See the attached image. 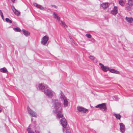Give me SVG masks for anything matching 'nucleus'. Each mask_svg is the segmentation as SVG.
Returning a JSON list of instances; mask_svg holds the SVG:
<instances>
[{"label": "nucleus", "mask_w": 133, "mask_h": 133, "mask_svg": "<svg viewBox=\"0 0 133 133\" xmlns=\"http://www.w3.org/2000/svg\"><path fill=\"white\" fill-rule=\"evenodd\" d=\"M22 31L24 34L25 36L27 37L30 35V33L28 31L24 29H22Z\"/></svg>", "instance_id": "nucleus-19"}, {"label": "nucleus", "mask_w": 133, "mask_h": 133, "mask_svg": "<svg viewBox=\"0 0 133 133\" xmlns=\"http://www.w3.org/2000/svg\"><path fill=\"white\" fill-rule=\"evenodd\" d=\"M27 110L29 114L31 116L34 117L36 116V113L34 111L31 110L29 107H28Z\"/></svg>", "instance_id": "nucleus-9"}, {"label": "nucleus", "mask_w": 133, "mask_h": 133, "mask_svg": "<svg viewBox=\"0 0 133 133\" xmlns=\"http://www.w3.org/2000/svg\"><path fill=\"white\" fill-rule=\"evenodd\" d=\"M0 71L1 72H2L6 73L7 71V70L6 68H5L4 67L2 68H1L0 69Z\"/></svg>", "instance_id": "nucleus-21"}, {"label": "nucleus", "mask_w": 133, "mask_h": 133, "mask_svg": "<svg viewBox=\"0 0 133 133\" xmlns=\"http://www.w3.org/2000/svg\"><path fill=\"white\" fill-rule=\"evenodd\" d=\"M38 86L39 90H42L43 92H44V90L45 88L44 85L42 84H39Z\"/></svg>", "instance_id": "nucleus-15"}, {"label": "nucleus", "mask_w": 133, "mask_h": 133, "mask_svg": "<svg viewBox=\"0 0 133 133\" xmlns=\"http://www.w3.org/2000/svg\"><path fill=\"white\" fill-rule=\"evenodd\" d=\"M109 71L111 73H115L117 74H119L120 73V72L119 71L116 70L114 69H109Z\"/></svg>", "instance_id": "nucleus-17"}, {"label": "nucleus", "mask_w": 133, "mask_h": 133, "mask_svg": "<svg viewBox=\"0 0 133 133\" xmlns=\"http://www.w3.org/2000/svg\"><path fill=\"white\" fill-rule=\"evenodd\" d=\"M52 103L55 108L54 112H58L60 110L61 103L57 99H52Z\"/></svg>", "instance_id": "nucleus-1"}, {"label": "nucleus", "mask_w": 133, "mask_h": 133, "mask_svg": "<svg viewBox=\"0 0 133 133\" xmlns=\"http://www.w3.org/2000/svg\"><path fill=\"white\" fill-rule=\"evenodd\" d=\"M117 97L116 96H115L114 97V98H116V97Z\"/></svg>", "instance_id": "nucleus-42"}, {"label": "nucleus", "mask_w": 133, "mask_h": 133, "mask_svg": "<svg viewBox=\"0 0 133 133\" xmlns=\"http://www.w3.org/2000/svg\"><path fill=\"white\" fill-rule=\"evenodd\" d=\"M115 100H117V99H115Z\"/></svg>", "instance_id": "nucleus-43"}, {"label": "nucleus", "mask_w": 133, "mask_h": 133, "mask_svg": "<svg viewBox=\"0 0 133 133\" xmlns=\"http://www.w3.org/2000/svg\"><path fill=\"white\" fill-rule=\"evenodd\" d=\"M120 127V130L121 132L124 133L125 130V125L122 123H120L119 124Z\"/></svg>", "instance_id": "nucleus-10"}, {"label": "nucleus", "mask_w": 133, "mask_h": 133, "mask_svg": "<svg viewBox=\"0 0 133 133\" xmlns=\"http://www.w3.org/2000/svg\"><path fill=\"white\" fill-rule=\"evenodd\" d=\"M48 11H50V10L49 9H48V10H47Z\"/></svg>", "instance_id": "nucleus-41"}, {"label": "nucleus", "mask_w": 133, "mask_h": 133, "mask_svg": "<svg viewBox=\"0 0 133 133\" xmlns=\"http://www.w3.org/2000/svg\"><path fill=\"white\" fill-rule=\"evenodd\" d=\"M15 0H11L12 2L14 3Z\"/></svg>", "instance_id": "nucleus-40"}, {"label": "nucleus", "mask_w": 133, "mask_h": 133, "mask_svg": "<svg viewBox=\"0 0 133 133\" xmlns=\"http://www.w3.org/2000/svg\"><path fill=\"white\" fill-rule=\"evenodd\" d=\"M11 8L13 11L16 15H18L20 13L19 12L15 9V7L14 6H11Z\"/></svg>", "instance_id": "nucleus-16"}, {"label": "nucleus", "mask_w": 133, "mask_h": 133, "mask_svg": "<svg viewBox=\"0 0 133 133\" xmlns=\"http://www.w3.org/2000/svg\"><path fill=\"white\" fill-rule=\"evenodd\" d=\"M85 36L88 38H91L92 37L91 35L90 34H86Z\"/></svg>", "instance_id": "nucleus-31"}, {"label": "nucleus", "mask_w": 133, "mask_h": 133, "mask_svg": "<svg viewBox=\"0 0 133 133\" xmlns=\"http://www.w3.org/2000/svg\"><path fill=\"white\" fill-rule=\"evenodd\" d=\"M70 39L71 40V42L72 43H74L75 45H77V44L76 43H75L74 42V41L71 38H70Z\"/></svg>", "instance_id": "nucleus-32"}, {"label": "nucleus", "mask_w": 133, "mask_h": 133, "mask_svg": "<svg viewBox=\"0 0 133 133\" xmlns=\"http://www.w3.org/2000/svg\"><path fill=\"white\" fill-rule=\"evenodd\" d=\"M118 12V8L117 6H114L110 11V14L114 15H116Z\"/></svg>", "instance_id": "nucleus-8"}, {"label": "nucleus", "mask_w": 133, "mask_h": 133, "mask_svg": "<svg viewBox=\"0 0 133 133\" xmlns=\"http://www.w3.org/2000/svg\"><path fill=\"white\" fill-rule=\"evenodd\" d=\"M61 24L62 26H63L65 28H66L68 27L67 26L66 24L64 22L61 21Z\"/></svg>", "instance_id": "nucleus-24"}, {"label": "nucleus", "mask_w": 133, "mask_h": 133, "mask_svg": "<svg viewBox=\"0 0 133 133\" xmlns=\"http://www.w3.org/2000/svg\"><path fill=\"white\" fill-rule=\"evenodd\" d=\"M27 131L28 133H34V132L31 130V128H28L27 129Z\"/></svg>", "instance_id": "nucleus-28"}, {"label": "nucleus", "mask_w": 133, "mask_h": 133, "mask_svg": "<svg viewBox=\"0 0 133 133\" xmlns=\"http://www.w3.org/2000/svg\"><path fill=\"white\" fill-rule=\"evenodd\" d=\"M119 4L121 6H123L125 5V3L123 0H120L119 1Z\"/></svg>", "instance_id": "nucleus-23"}, {"label": "nucleus", "mask_w": 133, "mask_h": 133, "mask_svg": "<svg viewBox=\"0 0 133 133\" xmlns=\"http://www.w3.org/2000/svg\"><path fill=\"white\" fill-rule=\"evenodd\" d=\"M51 5L54 8H56L57 7L55 5Z\"/></svg>", "instance_id": "nucleus-34"}, {"label": "nucleus", "mask_w": 133, "mask_h": 133, "mask_svg": "<svg viewBox=\"0 0 133 133\" xmlns=\"http://www.w3.org/2000/svg\"><path fill=\"white\" fill-rule=\"evenodd\" d=\"M101 69L104 72H106L108 70H109V68L106 66H104V65H102V66H101Z\"/></svg>", "instance_id": "nucleus-14"}, {"label": "nucleus", "mask_w": 133, "mask_h": 133, "mask_svg": "<svg viewBox=\"0 0 133 133\" xmlns=\"http://www.w3.org/2000/svg\"><path fill=\"white\" fill-rule=\"evenodd\" d=\"M130 6H127L125 8V9L128 11L130 10L131 9V8L130 7Z\"/></svg>", "instance_id": "nucleus-30"}, {"label": "nucleus", "mask_w": 133, "mask_h": 133, "mask_svg": "<svg viewBox=\"0 0 133 133\" xmlns=\"http://www.w3.org/2000/svg\"><path fill=\"white\" fill-rule=\"evenodd\" d=\"M53 15L55 18L57 19L58 21L60 20V18L59 16L55 12H54Z\"/></svg>", "instance_id": "nucleus-20"}, {"label": "nucleus", "mask_w": 133, "mask_h": 133, "mask_svg": "<svg viewBox=\"0 0 133 133\" xmlns=\"http://www.w3.org/2000/svg\"><path fill=\"white\" fill-rule=\"evenodd\" d=\"M44 92L46 96L50 98L55 95V92L49 88H45L44 90Z\"/></svg>", "instance_id": "nucleus-2"}, {"label": "nucleus", "mask_w": 133, "mask_h": 133, "mask_svg": "<svg viewBox=\"0 0 133 133\" xmlns=\"http://www.w3.org/2000/svg\"><path fill=\"white\" fill-rule=\"evenodd\" d=\"M61 123L64 128L63 131H64L65 130V128L67 125V122L66 119L65 118H62L60 121Z\"/></svg>", "instance_id": "nucleus-6"}, {"label": "nucleus", "mask_w": 133, "mask_h": 133, "mask_svg": "<svg viewBox=\"0 0 133 133\" xmlns=\"http://www.w3.org/2000/svg\"><path fill=\"white\" fill-rule=\"evenodd\" d=\"M59 98L63 103L64 107L65 108L67 107L69 104V102L66 97L62 92L60 93Z\"/></svg>", "instance_id": "nucleus-3"}, {"label": "nucleus", "mask_w": 133, "mask_h": 133, "mask_svg": "<svg viewBox=\"0 0 133 133\" xmlns=\"http://www.w3.org/2000/svg\"><path fill=\"white\" fill-rule=\"evenodd\" d=\"M128 4L130 6H132V0H129L128 1Z\"/></svg>", "instance_id": "nucleus-25"}, {"label": "nucleus", "mask_w": 133, "mask_h": 133, "mask_svg": "<svg viewBox=\"0 0 133 133\" xmlns=\"http://www.w3.org/2000/svg\"><path fill=\"white\" fill-rule=\"evenodd\" d=\"M14 29L15 31L17 32H20L21 31L20 29L19 28H14Z\"/></svg>", "instance_id": "nucleus-29"}, {"label": "nucleus", "mask_w": 133, "mask_h": 133, "mask_svg": "<svg viewBox=\"0 0 133 133\" xmlns=\"http://www.w3.org/2000/svg\"><path fill=\"white\" fill-rule=\"evenodd\" d=\"M33 5L35 6L37 8L40 9L42 10H45V9L43 7L42 5L38 4L36 3H33Z\"/></svg>", "instance_id": "nucleus-12"}, {"label": "nucleus", "mask_w": 133, "mask_h": 133, "mask_svg": "<svg viewBox=\"0 0 133 133\" xmlns=\"http://www.w3.org/2000/svg\"><path fill=\"white\" fill-rule=\"evenodd\" d=\"M99 64L100 65H101V66H102V65H103V64H102V63H99Z\"/></svg>", "instance_id": "nucleus-38"}, {"label": "nucleus", "mask_w": 133, "mask_h": 133, "mask_svg": "<svg viewBox=\"0 0 133 133\" xmlns=\"http://www.w3.org/2000/svg\"><path fill=\"white\" fill-rule=\"evenodd\" d=\"M49 39V37L48 36L46 35L44 36L41 39V44L43 45H45L47 43Z\"/></svg>", "instance_id": "nucleus-5"}, {"label": "nucleus", "mask_w": 133, "mask_h": 133, "mask_svg": "<svg viewBox=\"0 0 133 133\" xmlns=\"http://www.w3.org/2000/svg\"><path fill=\"white\" fill-rule=\"evenodd\" d=\"M90 41L94 43L96 41L94 38H92Z\"/></svg>", "instance_id": "nucleus-33"}, {"label": "nucleus", "mask_w": 133, "mask_h": 133, "mask_svg": "<svg viewBox=\"0 0 133 133\" xmlns=\"http://www.w3.org/2000/svg\"><path fill=\"white\" fill-rule=\"evenodd\" d=\"M62 110V108L60 109V110H58V112L54 111L55 113H57V117L58 118H62L63 117V115L61 111Z\"/></svg>", "instance_id": "nucleus-11"}, {"label": "nucleus", "mask_w": 133, "mask_h": 133, "mask_svg": "<svg viewBox=\"0 0 133 133\" xmlns=\"http://www.w3.org/2000/svg\"><path fill=\"white\" fill-rule=\"evenodd\" d=\"M96 108H99L103 111H104L107 109L106 105L105 103H104L97 105L95 107Z\"/></svg>", "instance_id": "nucleus-4"}, {"label": "nucleus", "mask_w": 133, "mask_h": 133, "mask_svg": "<svg viewBox=\"0 0 133 133\" xmlns=\"http://www.w3.org/2000/svg\"><path fill=\"white\" fill-rule=\"evenodd\" d=\"M1 17L2 18V19H3L4 18H3V14L1 15Z\"/></svg>", "instance_id": "nucleus-35"}, {"label": "nucleus", "mask_w": 133, "mask_h": 133, "mask_svg": "<svg viewBox=\"0 0 133 133\" xmlns=\"http://www.w3.org/2000/svg\"><path fill=\"white\" fill-rule=\"evenodd\" d=\"M2 110V108H1V107H0V113H1V112Z\"/></svg>", "instance_id": "nucleus-39"}, {"label": "nucleus", "mask_w": 133, "mask_h": 133, "mask_svg": "<svg viewBox=\"0 0 133 133\" xmlns=\"http://www.w3.org/2000/svg\"><path fill=\"white\" fill-rule=\"evenodd\" d=\"M66 133H71L70 131H67Z\"/></svg>", "instance_id": "nucleus-37"}, {"label": "nucleus", "mask_w": 133, "mask_h": 133, "mask_svg": "<svg viewBox=\"0 0 133 133\" xmlns=\"http://www.w3.org/2000/svg\"><path fill=\"white\" fill-rule=\"evenodd\" d=\"M3 14L1 10H0V15H1L2 14Z\"/></svg>", "instance_id": "nucleus-36"}, {"label": "nucleus", "mask_w": 133, "mask_h": 133, "mask_svg": "<svg viewBox=\"0 0 133 133\" xmlns=\"http://www.w3.org/2000/svg\"><path fill=\"white\" fill-rule=\"evenodd\" d=\"M77 109L79 112L83 113H85L88 110V109L80 106H78Z\"/></svg>", "instance_id": "nucleus-7"}, {"label": "nucleus", "mask_w": 133, "mask_h": 133, "mask_svg": "<svg viewBox=\"0 0 133 133\" xmlns=\"http://www.w3.org/2000/svg\"><path fill=\"white\" fill-rule=\"evenodd\" d=\"M125 19L127 22L129 23H131L133 21V18L132 17H126Z\"/></svg>", "instance_id": "nucleus-18"}, {"label": "nucleus", "mask_w": 133, "mask_h": 133, "mask_svg": "<svg viewBox=\"0 0 133 133\" xmlns=\"http://www.w3.org/2000/svg\"><path fill=\"white\" fill-rule=\"evenodd\" d=\"M114 115L116 117V118L118 119H120L121 116L119 114H115Z\"/></svg>", "instance_id": "nucleus-22"}, {"label": "nucleus", "mask_w": 133, "mask_h": 133, "mask_svg": "<svg viewBox=\"0 0 133 133\" xmlns=\"http://www.w3.org/2000/svg\"><path fill=\"white\" fill-rule=\"evenodd\" d=\"M89 57V58L92 60H94L95 59V58L92 56L90 55V56Z\"/></svg>", "instance_id": "nucleus-26"}, {"label": "nucleus", "mask_w": 133, "mask_h": 133, "mask_svg": "<svg viewBox=\"0 0 133 133\" xmlns=\"http://www.w3.org/2000/svg\"><path fill=\"white\" fill-rule=\"evenodd\" d=\"M109 4L108 3H102L101 5V7L102 8L105 9L108 7Z\"/></svg>", "instance_id": "nucleus-13"}, {"label": "nucleus", "mask_w": 133, "mask_h": 133, "mask_svg": "<svg viewBox=\"0 0 133 133\" xmlns=\"http://www.w3.org/2000/svg\"><path fill=\"white\" fill-rule=\"evenodd\" d=\"M5 21L9 23H11L12 22V21L8 18H6Z\"/></svg>", "instance_id": "nucleus-27"}]
</instances>
